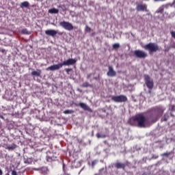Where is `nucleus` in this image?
<instances>
[{
  "instance_id": "obj_1",
  "label": "nucleus",
  "mask_w": 175,
  "mask_h": 175,
  "mask_svg": "<svg viewBox=\"0 0 175 175\" xmlns=\"http://www.w3.org/2000/svg\"><path fill=\"white\" fill-rule=\"evenodd\" d=\"M133 121L137 123L139 128H147L150 125V122L143 114H139L133 117Z\"/></svg>"
},
{
  "instance_id": "obj_2",
  "label": "nucleus",
  "mask_w": 175,
  "mask_h": 175,
  "mask_svg": "<svg viewBox=\"0 0 175 175\" xmlns=\"http://www.w3.org/2000/svg\"><path fill=\"white\" fill-rule=\"evenodd\" d=\"M145 50H148L150 53H157L159 50V46L154 43L150 42L144 46Z\"/></svg>"
},
{
  "instance_id": "obj_3",
  "label": "nucleus",
  "mask_w": 175,
  "mask_h": 175,
  "mask_svg": "<svg viewBox=\"0 0 175 175\" xmlns=\"http://www.w3.org/2000/svg\"><path fill=\"white\" fill-rule=\"evenodd\" d=\"M111 100L116 102V103H122V102L128 101V97H126L125 95L113 96L111 97Z\"/></svg>"
},
{
  "instance_id": "obj_4",
  "label": "nucleus",
  "mask_w": 175,
  "mask_h": 175,
  "mask_svg": "<svg viewBox=\"0 0 175 175\" xmlns=\"http://www.w3.org/2000/svg\"><path fill=\"white\" fill-rule=\"evenodd\" d=\"M144 81L146 87L149 90H152V88H154V80L151 79V77H150L149 75H144Z\"/></svg>"
},
{
  "instance_id": "obj_5",
  "label": "nucleus",
  "mask_w": 175,
  "mask_h": 175,
  "mask_svg": "<svg viewBox=\"0 0 175 175\" xmlns=\"http://www.w3.org/2000/svg\"><path fill=\"white\" fill-rule=\"evenodd\" d=\"M60 27H62V28H64V29H66L67 31H72L73 30V25L69 22L66 21H62L59 23Z\"/></svg>"
},
{
  "instance_id": "obj_6",
  "label": "nucleus",
  "mask_w": 175,
  "mask_h": 175,
  "mask_svg": "<svg viewBox=\"0 0 175 175\" xmlns=\"http://www.w3.org/2000/svg\"><path fill=\"white\" fill-rule=\"evenodd\" d=\"M134 56L135 58H146L147 53L143 51L135 50L134 51Z\"/></svg>"
},
{
  "instance_id": "obj_7",
  "label": "nucleus",
  "mask_w": 175,
  "mask_h": 175,
  "mask_svg": "<svg viewBox=\"0 0 175 175\" xmlns=\"http://www.w3.org/2000/svg\"><path fill=\"white\" fill-rule=\"evenodd\" d=\"M77 60L75 59H68L67 60L64 61L62 63V66H69L70 65H75L76 64Z\"/></svg>"
},
{
  "instance_id": "obj_8",
  "label": "nucleus",
  "mask_w": 175,
  "mask_h": 175,
  "mask_svg": "<svg viewBox=\"0 0 175 175\" xmlns=\"http://www.w3.org/2000/svg\"><path fill=\"white\" fill-rule=\"evenodd\" d=\"M107 75L109 77H116V76H117V72L114 70L113 66H109Z\"/></svg>"
},
{
  "instance_id": "obj_9",
  "label": "nucleus",
  "mask_w": 175,
  "mask_h": 175,
  "mask_svg": "<svg viewBox=\"0 0 175 175\" xmlns=\"http://www.w3.org/2000/svg\"><path fill=\"white\" fill-rule=\"evenodd\" d=\"M49 154H51V152H50V151L46 152V159L47 162H54V161H57V157H55L54 155H50Z\"/></svg>"
},
{
  "instance_id": "obj_10",
  "label": "nucleus",
  "mask_w": 175,
  "mask_h": 175,
  "mask_svg": "<svg viewBox=\"0 0 175 175\" xmlns=\"http://www.w3.org/2000/svg\"><path fill=\"white\" fill-rule=\"evenodd\" d=\"M61 68H62V63L58 64H54L52 65L49 67H48V68H46V70H58V69H61Z\"/></svg>"
},
{
  "instance_id": "obj_11",
  "label": "nucleus",
  "mask_w": 175,
  "mask_h": 175,
  "mask_svg": "<svg viewBox=\"0 0 175 175\" xmlns=\"http://www.w3.org/2000/svg\"><path fill=\"white\" fill-rule=\"evenodd\" d=\"M78 106L81 107V109H83L85 111H89L90 113H92V109L90 107H88V105H87V104H85L84 103H79Z\"/></svg>"
},
{
  "instance_id": "obj_12",
  "label": "nucleus",
  "mask_w": 175,
  "mask_h": 175,
  "mask_svg": "<svg viewBox=\"0 0 175 175\" xmlns=\"http://www.w3.org/2000/svg\"><path fill=\"white\" fill-rule=\"evenodd\" d=\"M137 12H148L147 5L146 4H138L136 7Z\"/></svg>"
},
{
  "instance_id": "obj_13",
  "label": "nucleus",
  "mask_w": 175,
  "mask_h": 175,
  "mask_svg": "<svg viewBox=\"0 0 175 175\" xmlns=\"http://www.w3.org/2000/svg\"><path fill=\"white\" fill-rule=\"evenodd\" d=\"M46 35L48 36H52V38H54L55 35H57V31L53 30V29H48L45 31Z\"/></svg>"
},
{
  "instance_id": "obj_14",
  "label": "nucleus",
  "mask_w": 175,
  "mask_h": 175,
  "mask_svg": "<svg viewBox=\"0 0 175 175\" xmlns=\"http://www.w3.org/2000/svg\"><path fill=\"white\" fill-rule=\"evenodd\" d=\"M114 166L115 167H116V169H123V170H125V167H126V164L122 163H116Z\"/></svg>"
},
{
  "instance_id": "obj_15",
  "label": "nucleus",
  "mask_w": 175,
  "mask_h": 175,
  "mask_svg": "<svg viewBox=\"0 0 175 175\" xmlns=\"http://www.w3.org/2000/svg\"><path fill=\"white\" fill-rule=\"evenodd\" d=\"M31 75L33 77H40V75H42V70L37 69V70L31 72Z\"/></svg>"
},
{
  "instance_id": "obj_16",
  "label": "nucleus",
  "mask_w": 175,
  "mask_h": 175,
  "mask_svg": "<svg viewBox=\"0 0 175 175\" xmlns=\"http://www.w3.org/2000/svg\"><path fill=\"white\" fill-rule=\"evenodd\" d=\"M17 148V145L16 144H12V145L7 146L6 150L8 151H13V150H16Z\"/></svg>"
},
{
  "instance_id": "obj_17",
  "label": "nucleus",
  "mask_w": 175,
  "mask_h": 175,
  "mask_svg": "<svg viewBox=\"0 0 175 175\" xmlns=\"http://www.w3.org/2000/svg\"><path fill=\"white\" fill-rule=\"evenodd\" d=\"M59 12V10L57 8H51L49 10V13H51V14H57Z\"/></svg>"
},
{
  "instance_id": "obj_18",
  "label": "nucleus",
  "mask_w": 175,
  "mask_h": 175,
  "mask_svg": "<svg viewBox=\"0 0 175 175\" xmlns=\"http://www.w3.org/2000/svg\"><path fill=\"white\" fill-rule=\"evenodd\" d=\"M20 6L22 9H23V8H29V3L28 1H24V2L21 3Z\"/></svg>"
},
{
  "instance_id": "obj_19",
  "label": "nucleus",
  "mask_w": 175,
  "mask_h": 175,
  "mask_svg": "<svg viewBox=\"0 0 175 175\" xmlns=\"http://www.w3.org/2000/svg\"><path fill=\"white\" fill-rule=\"evenodd\" d=\"M96 136L97 139H105V137H107V135H100V133H97L96 134Z\"/></svg>"
},
{
  "instance_id": "obj_20",
  "label": "nucleus",
  "mask_w": 175,
  "mask_h": 175,
  "mask_svg": "<svg viewBox=\"0 0 175 175\" xmlns=\"http://www.w3.org/2000/svg\"><path fill=\"white\" fill-rule=\"evenodd\" d=\"M167 120H169V114L165 113L164 116H163V118H161V121L166 122V121H167Z\"/></svg>"
},
{
  "instance_id": "obj_21",
  "label": "nucleus",
  "mask_w": 175,
  "mask_h": 175,
  "mask_svg": "<svg viewBox=\"0 0 175 175\" xmlns=\"http://www.w3.org/2000/svg\"><path fill=\"white\" fill-rule=\"evenodd\" d=\"M21 33H23V35H29V33H31V32H29L28 31V29H23L21 30Z\"/></svg>"
},
{
  "instance_id": "obj_22",
  "label": "nucleus",
  "mask_w": 175,
  "mask_h": 175,
  "mask_svg": "<svg viewBox=\"0 0 175 175\" xmlns=\"http://www.w3.org/2000/svg\"><path fill=\"white\" fill-rule=\"evenodd\" d=\"M163 10H165V8H163V6H161L159 8V9L156 11V13H160L161 14H162V13H163Z\"/></svg>"
},
{
  "instance_id": "obj_23",
  "label": "nucleus",
  "mask_w": 175,
  "mask_h": 175,
  "mask_svg": "<svg viewBox=\"0 0 175 175\" xmlns=\"http://www.w3.org/2000/svg\"><path fill=\"white\" fill-rule=\"evenodd\" d=\"M155 111H159V113H163V109L162 107H156L154 108Z\"/></svg>"
},
{
  "instance_id": "obj_24",
  "label": "nucleus",
  "mask_w": 175,
  "mask_h": 175,
  "mask_svg": "<svg viewBox=\"0 0 175 175\" xmlns=\"http://www.w3.org/2000/svg\"><path fill=\"white\" fill-rule=\"evenodd\" d=\"M32 162H33V160L31 158H27L25 159V163H27L28 165H31Z\"/></svg>"
},
{
  "instance_id": "obj_25",
  "label": "nucleus",
  "mask_w": 175,
  "mask_h": 175,
  "mask_svg": "<svg viewBox=\"0 0 175 175\" xmlns=\"http://www.w3.org/2000/svg\"><path fill=\"white\" fill-rule=\"evenodd\" d=\"M112 47L113 50H118V49H120V44L118 43L113 44Z\"/></svg>"
},
{
  "instance_id": "obj_26",
  "label": "nucleus",
  "mask_w": 175,
  "mask_h": 175,
  "mask_svg": "<svg viewBox=\"0 0 175 175\" xmlns=\"http://www.w3.org/2000/svg\"><path fill=\"white\" fill-rule=\"evenodd\" d=\"M73 113H74L73 110L67 109V110L64 111V114H72Z\"/></svg>"
},
{
  "instance_id": "obj_27",
  "label": "nucleus",
  "mask_w": 175,
  "mask_h": 175,
  "mask_svg": "<svg viewBox=\"0 0 175 175\" xmlns=\"http://www.w3.org/2000/svg\"><path fill=\"white\" fill-rule=\"evenodd\" d=\"M82 87H83V88H86L87 87H90V83H88V82H84L82 84Z\"/></svg>"
},
{
  "instance_id": "obj_28",
  "label": "nucleus",
  "mask_w": 175,
  "mask_h": 175,
  "mask_svg": "<svg viewBox=\"0 0 175 175\" xmlns=\"http://www.w3.org/2000/svg\"><path fill=\"white\" fill-rule=\"evenodd\" d=\"M42 171L44 172L45 174H47L49 173V169L46 167L42 168Z\"/></svg>"
},
{
  "instance_id": "obj_29",
  "label": "nucleus",
  "mask_w": 175,
  "mask_h": 175,
  "mask_svg": "<svg viewBox=\"0 0 175 175\" xmlns=\"http://www.w3.org/2000/svg\"><path fill=\"white\" fill-rule=\"evenodd\" d=\"M85 32H91V27L86 26L85 28Z\"/></svg>"
},
{
  "instance_id": "obj_30",
  "label": "nucleus",
  "mask_w": 175,
  "mask_h": 175,
  "mask_svg": "<svg viewBox=\"0 0 175 175\" xmlns=\"http://www.w3.org/2000/svg\"><path fill=\"white\" fill-rule=\"evenodd\" d=\"M170 155V152H165L161 154L162 157H169Z\"/></svg>"
},
{
  "instance_id": "obj_31",
  "label": "nucleus",
  "mask_w": 175,
  "mask_h": 175,
  "mask_svg": "<svg viewBox=\"0 0 175 175\" xmlns=\"http://www.w3.org/2000/svg\"><path fill=\"white\" fill-rule=\"evenodd\" d=\"M97 163H98V161H97V160H94V161L92 162V167H94V166H95V165H96Z\"/></svg>"
},
{
  "instance_id": "obj_32",
  "label": "nucleus",
  "mask_w": 175,
  "mask_h": 175,
  "mask_svg": "<svg viewBox=\"0 0 175 175\" xmlns=\"http://www.w3.org/2000/svg\"><path fill=\"white\" fill-rule=\"evenodd\" d=\"M170 109H171L172 111H174V110H175V105H171Z\"/></svg>"
},
{
  "instance_id": "obj_33",
  "label": "nucleus",
  "mask_w": 175,
  "mask_h": 175,
  "mask_svg": "<svg viewBox=\"0 0 175 175\" xmlns=\"http://www.w3.org/2000/svg\"><path fill=\"white\" fill-rule=\"evenodd\" d=\"M66 73L69 74V72H70V70H72V68H66L65 69Z\"/></svg>"
},
{
  "instance_id": "obj_34",
  "label": "nucleus",
  "mask_w": 175,
  "mask_h": 175,
  "mask_svg": "<svg viewBox=\"0 0 175 175\" xmlns=\"http://www.w3.org/2000/svg\"><path fill=\"white\" fill-rule=\"evenodd\" d=\"M154 2H165L166 0H153Z\"/></svg>"
},
{
  "instance_id": "obj_35",
  "label": "nucleus",
  "mask_w": 175,
  "mask_h": 175,
  "mask_svg": "<svg viewBox=\"0 0 175 175\" xmlns=\"http://www.w3.org/2000/svg\"><path fill=\"white\" fill-rule=\"evenodd\" d=\"M12 175H17V172H16L15 170H12Z\"/></svg>"
},
{
  "instance_id": "obj_36",
  "label": "nucleus",
  "mask_w": 175,
  "mask_h": 175,
  "mask_svg": "<svg viewBox=\"0 0 175 175\" xmlns=\"http://www.w3.org/2000/svg\"><path fill=\"white\" fill-rule=\"evenodd\" d=\"M91 76H92V73L88 74L87 76V79H90Z\"/></svg>"
},
{
  "instance_id": "obj_37",
  "label": "nucleus",
  "mask_w": 175,
  "mask_h": 175,
  "mask_svg": "<svg viewBox=\"0 0 175 175\" xmlns=\"http://www.w3.org/2000/svg\"><path fill=\"white\" fill-rule=\"evenodd\" d=\"M59 8H61V9H63V10H65V5L59 6Z\"/></svg>"
},
{
  "instance_id": "obj_38",
  "label": "nucleus",
  "mask_w": 175,
  "mask_h": 175,
  "mask_svg": "<svg viewBox=\"0 0 175 175\" xmlns=\"http://www.w3.org/2000/svg\"><path fill=\"white\" fill-rule=\"evenodd\" d=\"M172 49H175V42L171 45Z\"/></svg>"
},
{
  "instance_id": "obj_39",
  "label": "nucleus",
  "mask_w": 175,
  "mask_h": 175,
  "mask_svg": "<svg viewBox=\"0 0 175 175\" xmlns=\"http://www.w3.org/2000/svg\"><path fill=\"white\" fill-rule=\"evenodd\" d=\"M2 174H3V172H2V170H1L0 168V175H2Z\"/></svg>"
},
{
  "instance_id": "obj_40",
  "label": "nucleus",
  "mask_w": 175,
  "mask_h": 175,
  "mask_svg": "<svg viewBox=\"0 0 175 175\" xmlns=\"http://www.w3.org/2000/svg\"><path fill=\"white\" fill-rule=\"evenodd\" d=\"M164 51H165V53H167V51H169V49H165Z\"/></svg>"
},
{
  "instance_id": "obj_41",
  "label": "nucleus",
  "mask_w": 175,
  "mask_h": 175,
  "mask_svg": "<svg viewBox=\"0 0 175 175\" xmlns=\"http://www.w3.org/2000/svg\"><path fill=\"white\" fill-rule=\"evenodd\" d=\"M0 118H3V116H0Z\"/></svg>"
},
{
  "instance_id": "obj_42",
  "label": "nucleus",
  "mask_w": 175,
  "mask_h": 175,
  "mask_svg": "<svg viewBox=\"0 0 175 175\" xmlns=\"http://www.w3.org/2000/svg\"><path fill=\"white\" fill-rule=\"evenodd\" d=\"M157 158H158V156H157L156 157H154L155 159H157Z\"/></svg>"
},
{
  "instance_id": "obj_43",
  "label": "nucleus",
  "mask_w": 175,
  "mask_h": 175,
  "mask_svg": "<svg viewBox=\"0 0 175 175\" xmlns=\"http://www.w3.org/2000/svg\"><path fill=\"white\" fill-rule=\"evenodd\" d=\"M96 80V77L94 78Z\"/></svg>"
}]
</instances>
